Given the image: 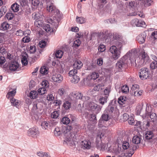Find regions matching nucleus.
<instances>
[{
  "label": "nucleus",
  "instance_id": "17",
  "mask_svg": "<svg viewBox=\"0 0 157 157\" xmlns=\"http://www.w3.org/2000/svg\"><path fill=\"white\" fill-rule=\"evenodd\" d=\"M42 107L39 102H35L33 103V109L36 112H39L41 110Z\"/></svg>",
  "mask_w": 157,
  "mask_h": 157
},
{
  "label": "nucleus",
  "instance_id": "11",
  "mask_svg": "<svg viewBox=\"0 0 157 157\" xmlns=\"http://www.w3.org/2000/svg\"><path fill=\"white\" fill-rule=\"evenodd\" d=\"M27 133L29 136L33 137H36L39 134L38 130L35 128H30L28 131Z\"/></svg>",
  "mask_w": 157,
  "mask_h": 157
},
{
  "label": "nucleus",
  "instance_id": "45",
  "mask_svg": "<svg viewBox=\"0 0 157 157\" xmlns=\"http://www.w3.org/2000/svg\"><path fill=\"white\" fill-rule=\"evenodd\" d=\"M31 3L32 6L37 7L39 3V0H29Z\"/></svg>",
  "mask_w": 157,
  "mask_h": 157
},
{
  "label": "nucleus",
  "instance_id": "58",
  "mask_svg": "<svg viewBox=\"0 0 157 157\" xmlns=\"http://www.w3.org/2000/svg\"><path fill=\"white\" fill-rule=\"evenodd\" d=\"M121 90L123 93H125L128 92L129 90L128 87L126 85L123 86L122 87Z\"/></svg>",
  "mask_w": 157,
  "mask_h": 157
},
{
  "label": "nucleus",
  "instance_id": "2",
  "mask_svg": "<svg viewBox=\"0 0 157 157\" xmlns=\"http://www.w3.org/2000/svg\"><path fill=\"white\" fill-rule=\"evenodd\" d=\"M137 55V51L136 49L134 48L129 51L124 56L128 60L131 65L133 66L134 65V63L137 65V63H138L136 59H135Z\"/></svg>",
  "mask_w": 157,
  "mask_h": 157
},
{
  "label": "nucleus",
  "instance_id": "13",
  "mask_svg": "<svg viewBox=\"0 0 157 157\" xmlns=\"http://www.w3.org/2000/svg\"><path fill=\"white\" fill-rule=\"evenodd\" d=\"M146 36V33L144 32L142 33L136 37V40L139 43L143 44L144 43L145 41Z\"/></svg>",
  "mask_w": 157,
  "mask_h": 157
},
{
  "label": "nucleus",
  "instance_id": "57",
  "mask_svg": "<svg viewBox=\"0 0 157 157\" xmlns=\"http://www.w3.org/2000/svg\"><path fill=\"white\" fill-rule=\"evenodd\" d=\"M59 113L57 111H55L52 113L51 117L53 118H57L59 116Z\"/></svg>",
  "mask_w": 157,
  "mask_h": 157
},
{
  "label": "nucleus",
  "instance_id": "30",
  "mask_svg": "<svg viewBox=\"0 0 157 157\" xmlns=\"http://www.w3.org/2000/svg\"><path fill=\"white\" fill-rule=\"evenodd\" d=\"M98 83H99L98 85L95 86L94 88V90L95 91H99L102 89V87L104 86V84L103 83L101 82L99 83L98 82Z\"/></svg>",
  "mask_w": 157,
  "mask_h": 157
},
{
  "label": "nucleus",
  "instance_id": "4",
  "mask_svg": "<svg viewBox=\"0 0 157 157\" xmlns=\"http://www.w3.org/2000/svg\"><path fill=\"white\" fill-rule=\"evenodd\" d=\"M108 151L114 153L116 155H118L121 154L117 157H126L125 153H121V147H119L118 146H115V145H113L110 146L108 149Z\"/></svg>",
  "mask_w": 157,
  "mask_h": 157
},
{
  "label": "nucleus",
  "instance_id": "48",
  "mask_svg": "<svg viewBox=\"0 0 157 157\" xmlns=\"http://www.w3.org/2000/svg\"><path fill=\"white\" fill-rule=\"evenodd\" d=\"M40 71L41 74H46L48 73V70L45 66H43L41 67Z\"/></svg>",
  "mask_w": 157,
  "mask_h": 157
},
{
  "label": "nucleus",
  "instance_id": "36",
  "mask_svg": "<svg viewBox=\"0 0 157 157\" xmlns=\"http://www.w3.org/2000/svg\"><path fill=\"white\" fill-rule=\"evenodd\" d=\"M150 105H147L146 109V116H149L150 113H152V109Z\"/></svg>",
  "mask_w": 157,
  "mask_h": 157
},
{
  "label": "nucleus",
  "instance_id": "15",
  "mask_svg": "<svg viewBox=\"0 0 157 157\" xmlns=\"http://www.w3.org/2000/svg\"><path fill=\"white\" fill-rule=\"evenodd\" d=\"M70 95L71 98H73L74 100L75 99L76 100H81L82 95L80 93L74 92L71 93Z\"/></svg>",
  "mask_w": 157,
  "mask_h": 157
},
{
  "label": "nucleus",
  "instance_id": "50",
  "mask_svg": "<svg viewBox=\"0 0 157 157\" xmlns=\"http://www.w3.org/2000/svg\"><path fill=\"white\" fill-rule=\"evenodd\" d=\"M142 90H138L134 91L132 94L135 96L139 97L142 95Z\"/></svg>",
  "mask_w": 157,
  "mask_h": 157
},
{
  "label": "nucleus",
  "instance_id": "53",
  "mask_svg": "<svg viewBox=\"0 0 157 157\" xmlns=\"http://www.w3.org/2000/svg\"><path fill=\"white\" fill-rule=\"evenodd\" d=\"M150 118L152 121L157 120V116L156 114L154 113H150Z\"/></svg>",
  "mask_w": 157,
  "mask_h": 157
},
{
  "label": "nucleus",
  "instance_id": "38",
  "mask_svg": "<svg viewBox=\"0 0 157 157\" xmlns=\"http://www.w3.org/2000/svg\"><path fill=\"white\" fill-rule=\"evenodd\" d=\"M111 90V87L110 86L106 87L104 91V94L105 96H107V97L108 98Z\"/></svg>",
  "mask_w": 157,
  "mask_h": 157
},
{
  "label": "nucleus",
  "instance_id": "27",
  "mask_svg": "<svg viewBox=\"0 0 157 157\" xmlns=\"http://www.w3.org/2000/svg\"><path fill=\"white\" fill-rule=\"evenodd\" d=\"M132 141L133 143L138 144L140 142V136L136 135L133 137Z\"/></svg>",
  "mask_w": 157,
  "mask_h": 157
},
{
  "label": "nucleus",
  "instance_id": "35",
  "mask_svg": "<svg viewBox=\"0 0 157 157\" xmlns=\"http://www.w3.org/2000/svg\"><path fill=\"white\" fill-rule=\"evenodd\" d=\"M9 26V24L7 22H5L2 24L1 29L2 30H5L8 29Z\"/></svg>",
  "mask_w": 157,
  "mask_h": 157
},
{
  "label": "nucleus",
  "instance_id": "34",
  "mask_svg": "<svg viewBox=\"0 0 157 157\" xmlns=\"http://www.w3.org/2000/svg\"><path fill=\"white\" fill-rule=\"evenodd\" d=\"M76 21L77 23L79 24H83L86 21L85 18L82 17H78L77 16L76 18Z\"/></svg>",
  "mask_w": 157,
  "mask_h": 157
},
{
  "label": "nucleus",
  "instance_id": "9",
  "mask_svg": "<svg viewBox=\"0 0 157 157\" xmlns=\"http://www.w3.org/2000/svg\"><path fill=\"white\" fill-rule=\"evenodd\" d=\"M131 23L133 26H141L144 27L146 26L145 23L144 21L139 20L137 18L132 19L131 21Z\"/></svg>",
  "mask_w": 157,
  "mask_h": 157
},
{
  "label": "nucleus",
  "instance_id": "37",
  "mask_svg": "<svg viewBox=\"0 0 157 157\" xmlns=\"http://www.w3.org/2000/svg\"><path fill=\"white\" fill-rule=\"evenodd\" d=\"M27 59V56H22L21 62L23 65L25 66L28 64V61Z\"/></svg>",
  "mask_w": 157,
  "mask_h": 157
},
{
  "label": "nucleus",
  "instance_id": "64",
  "mask_svg": "<svg viewBox=\"0 0 157 157\" xmlns=\"http://www.w3.org/2000/svg\"><path fill=\"white\" fill-rule=\"evenodd\" d=\"M46 42L44 40H42L39 42V46L41 48H43L45 47L46 45Z\"/></svg>",
  "mask_w": 157,
  "mask_h": 157
},
{
  "label": "nucleus",
  "instance_id": "63",
  "mask_svg": "<svg viewBox=\"0 0 157 157\" xmlns=\"http://www.w3.org/2000/svg\"><path fill=\"white\" fill-rule=\"evenodd\" d=\"M128 123L131 125H134L135 121L133 117L131 116L128 120Z\"/></svg>",
  "mask_w": 157,
  "mask_h": 157
},
{
  "label": "nucleus",
  "instance_id": "42",
  "mask_svg": "<svg viewBox=\"0 0 157 157\" xmlns=\"http://www.w3.org/2000/svg\"><path fill=\"white\" fill-rule=\"evenodd\" d=\"M12 10L14 12H17L19 10V5L17 3L13 4L11 6Z\"/></svg>",
  "mask_w": 157,
  "mask_h": 157
},
{
  "label": "nucleus",
  "instance_id": "14",
  "mask_svg": "<svg viewBox=\"0 0 157 157\" xmlns=\"http://www.w3.org/2000/svg\"><path fill=\"white\" fill-rule=\"evenodd\" d=\"M114 42H115L116 46L118 49L121 51L122 50L123 45L125 44L124 42L121 40H115Z\"/></svg>",
  "mask_w": 157,
  "mask_h": 157
},
{
  "label": "nucleus",
  "instance_id": "1",
  "mask_svg": "<svg viewBox=\"0 0 157 157\" xmlns=\"http://www.w3.org/2000/svg\"><path fill=\"white\" fill-rule=\"evenodd\" d=\"M47 11L49 12L53 13V17L52 18L48 19V22L52 25L53 27L57 29L59 24L61 17V15L59 11L56 9L52 3L48 4L47 5Z\"/></svg>",
  "mask_w": 157,
  "mask_h": 157
},
{
  "label": "nucleus",
  "instance_id": "6",
  "mask_svg": "<svg viewBox=\"0 0 157 157\" xmlns=\"http://www.w3.org/2000/svg\"><path fill=\"white\" fill-rule=\"evenodd\" d=\"M140 59H141V63L139 62L137 63L138 64V65H140L142 64H146L147 62H150L149 58L144 51H142L140 52Z\"/></svg>",
  "mask_w": 157,
  "mask_h": 157
},
{
  "label": "nucleus",
  "instance_id": "5",
  "mask_svg": "<svg viewBox=\"0 0 157 157\" xmlns=\"http://www.w3.org/2000/svg\"><path fill=\"white\" fill-rule=\"evenodd\" d=\"M109 51L112 54V58L116 60L120 57L121 51L118 49L115 46L113 45L110 47Z\"/></svg>",
  "mask_w": 157,
  "mask_h": 157
},
{
  "label": "nucleus",
  "instance_id": "22",
  "mask_svg": "<svg viewBox=\"0 0 157 157\" xmlns=\"http://www.w3.org/2000/svg\"><path fill=\"white\" fill-rule=\"evenodd\" d=\"M2 42L0 40V53L2 54H5L6 52V47L5 44L1 43Z\"/></svg>",
  "mask_w": 157,
  "mask_h": 157
},
{
  "label": "nucleus",
  "instance_id": "20",
  "mask_svg": "<svg viewBox=\"0 0 157 157\" xmlns=\"http://www.w3.org/2000/svg\"><path fill=\"white\" fill-rule=\"evenodd\" d=\"M99 77L98 73L97 72H94L91 73L90 75L88 76L87 78L88 79H93L95 80Z\"/></svg>",
  "mask_w": 157,
  "mask_h": 157
},
{
  "label": "nucleus",
  "instance_id": "31",
  "mask_svg": "<svg viewBox=\"0 0 157 157\" xmlns=\"http://www.w3.org/2000/svg\"><path fill=\"white\" fill-rule=\"evenodd\" d=\"M153 136V133L151 131H147V133L144 135L145 138L147 140H150L152 139Z\"/></svg>",
  "mask_w": 157,
  "mask_h": 157
},
{
  "label": "nucleus",
  "instance_id": "16",
  "mask_svg": "<svg viewBox=\"0 0 157 157\" xmlns=\"http://www.w3.org/2000/svg\"><path fill=\"white\" fill-rule=\"evenodd\" d=\"M152 59L154 61L151 63L150 65V67L152 69L157 68V57L154 55H151Z\"/></svg>",
  "mask_w": 157,
  "mask_h": 157
},
{
  "label": "nucleus",
  "instance_id": "55",
  "mask_svg": "<svg viewBox=\"0 0 157 157\" xmlns=\"http://www.w3.org/2000/svg\"><path fill=\"white\" fill-rule=\"evenodd\" d=\"M34 25L35 26L38 27H40L42 26L43 25V22L41 20H36L35 21Z\"/></svg>",
  "mask_w": 157,
  "mask_h": 157
},
{
  "label": "nucleus",
  "instance_id": "40",
  "mask_svg": "<svg viewBox=\"0 0 157 157\" xmlns=\"http://www.w3.org/2000/svg\"><path fill=\"white\" fill-rule=\"evenodd\" d=\"M100 119L103 121H107L109 119L110 117L108 114L103 113Z\"/></svg>",
  "mask_w": 157,
  "mask_h": 157
},
{
  "label": "nucleus",
  "instance_id": "21",
  "mask_svg": "<svg viewBox=\"0 0 157 157\" xmlns=\"http://www.w3.org/2000/svg\"><path fill=\"white\" fill-rule=\"evenodd\" d=\"M16 92V89H13L12 91L9 92L7 94L6 97L7 98L12 99V98L13 97L15 94Z\"/></svg>",
  "mask_w": 157,
  "mask_h": 157
},
{
  "label": "nucleus",
  "instance_id": "7",
  "mask_svg": "<svg viewBox=\"0 0 157 157\" xmlns=\"http://www.w3.org/2000/svg\"><path fill=\"white\" fill-rule=\"evenodd\" d=\"M149 71L147 68H143L140 70L139 77L142 80L147 79L149 76Z\"/></svg>",
  "mask_w": 157,
  "mask_h": 157
},
{
  "label": "nucleus",
  "instance_id": "56",
  "mask_svg": "<svg viewBox=\"0 0 157 157\" xmlns=\"http://www.w3.org/2000/svg\"><path fill=\"white\" fill-rule=\"evenodd\" d=\"M77 73V70L76 69H74L69 71V75L70 76L73 77L74 76L76 75H75Z\"/></svg>",
  "mask_w": 157,
  "mask_h": 157
},
{
  "label": "nucleus",
  "instance_id": "18",
  "mask_svg": "<svg viewBox=\"0 0 157 157\" xmlns=\"http://www.w3.org/2000/svg\"><path fill=\"white\" fill-rule=\"evenodd\" d=\"M82 145L84 149H90L91 147V144L89 141L84 140L82 142Z\"/></svg>",
  "mask_w": 157,
  "mask_h": 157
},
{
  "label": "nucleus",
  "instance_id": "39",
  "mask_svg": "<svg viewBox=\"0 0 157 157\" xmlns=\"http://www.w3.org/2000/svg\"><path fill=\"white\" fill-rule=\"evenodd\" d=\"M63 54V52L61 50H57L55 53V56L57 58H61Z\"/></svg>",
  "mask_w": 157,
  "mask_h": 157
},
{
  "label": "nucleus",
  "instance_id": "10",
  "mask_svg": "<svg viewBox=\"0 0 157 157\" xmlns=\"http://www.w3.org/2000/svg\"><path fill=\"white\" fill-rule=\"evenodd\" d=\"M66 138L63 142V144H72L73 142L75 141V134L74 133H72L71 132V134H69L65 136Z\"/></svg>",
  "mask_w": 157,
  "mask_h": 157
},
{
  "label": "nucleus",
  "instance_id": "43",
  "mask_svg": "<svg viewBox=\"0 0 157 157\" xmlns=\"http://www.w3.org/2000/svg\"><path fill=\"white\" fill-rule=\"evenodd\" d=\"M38 92L41 95L44 94L46 93V88L45 87H42L38 90Z\"/></svg>",
  "mask_w": 157,
  "mask_h": 157
},
{
  "label": "nucleus",
  "instance_id": "44",
  "mask_svg": "<svg viewBox=\"0 0 157 157\" xmlns=\"http://www.w3.org/2000/svg\"><path fill=\"white\" fill-rule=\"evenodd\" d=\"M63 107L66 109H68L71 107V102L68 101H65L63 104Z\"/></svg>",
  "mask_w": 157,
  "mask_h": 157
},
{
  "label": "nucleus",
  "instance_id": "60",
  "mask_svg": "<svg viewBox=\"0 0 157 157\" xmlns=\"http://www.w3.org/2000/svg\"><path fill=\"white\" fill-rule=\"evenodd\" d=\"M26 31L24 33L22 30L19 29L17 30L16 33L15 34L17 36H22L23 35H25Z\"/></svg>",
  "mask_w": 157,
  "mask_h": 157
},
{
  "label": "nucleus",
  "instance_id": "49",
  "mask_svg": "<svg viewBox=\"0 0 157 157\" xmlns=\"http://www.w3.org/2000/svg\"><path fill=\"white\" fill-rule=\"evenodd\" d=\"M107 96L104 97H101L99 99V102L102 105H104L105 102H106L107 99Z\"/></svg>",
  "mask_w": 157,
  "mask_h": 157
},
{
  "label": "nucleus",
  "instance_id": "24",
  "mask_svg": "<svg viewBox=\"0 0 157 157\" xmlns=\"http://www.w3.org/2000/svg\"><path fill=\"white\" fill-rule=\"evenodd\" d=\"M129 141V140L122 141V147L124 149L126 150L130 147V145Z\"/></svg>",
  "mask_w": 157,
  "mask_h": 157
},
{
  "label": "nucleus",
  "instance_id": "52",
  "mask_svg": "<svg viewBox=\"0 0 157 157\" xmlns=\"http://www.w3.org/2000/svg\"><path fill=\"white\" fill-rule=\"evenodd\" d=\"M62 122L63 124H67L70 123V119L68 117H65L63 118Z\"/></svg>",
  "mask_w": 157,
  "mask_h": 157
},
{
  "label": "nucleus",
  "instance_id": "33",
  "mask_svg": "<svg viewBox=\"0 0 157 157\" xmlns=\"http://www.w3.org/2000/svg\"><path fill=\"white\" fill-rule=\"evenodd\" d=\"M126 99V98L125 96H121L118 98V102L120 104L122 105L125 103Z\"/></svg>",
  "mask_w": 157,
  "mask_h": 157
},
{
  "label": "nucleus",
  "instance_id": "62",
  "mask_svg": "<svg viewBox=\"0 0 157 157\" xmlns=\"http://www.w3.org/2000/svg\"><path fill=\"white\" fill-rule=\"evenodd\" d=\"M6 17L7 20H11L13 17L14 15L11 13H7L6 15Z\"/></svg>",
  "mask_w": 157,
  "mask_h": 157
},
{
  "label": "nucleus",
  "instance_id": "54",
  "mask_svg": "<svg viewBox=\"0 0 157 157\" xmlns=\"http://www.w3.org/2000/svg\"><path fill=\"white\" fill-rule=\"evenodd\" d=\"M139 86L136 84H134L132 85L131 88V90H132V94H133L134 91L137 90H139Z\"/></svg>",
  "mask_w": 157,
  "mask_h": 157
},
{
  "label": "nucleus",
  "instance_id": "8",
  "mask_svg": "<svg viewBox=\"0 0 157 157\" xmlns=\"http://www.w3.org/2000/svg\"><path fill=\"white\" fill-rule=\"evenodd\" d=\"M19 64L16 61H12L9 65V68L10 71H17L21 69Z\"/></svg>",
  "mask_w": 157,
  "mask_h": 157
},
{
  "label": "nucleus",
  "instance_id": "61",
  "mask_svg": "<svg viewBox=\"0 0 157 157\" xmlns=\"http://www.w3.org/2000/svg\"><path fill=\"white\" fill-rule=\"evenodd\" d=\"M102 143L101 140L96 139V146L98 149H99Z\"/></svg>",
  "mask_w": 157,
  "mask_h": 157
},
{
  "label": "nucleus",
  "instance_id": "19",
  "mask_svg": "<svg viewBox=\"0 0 157 157\" xmlns=\"http://www.w3.org/2000/svg\"><path fill=\"white\" fill-rule=\"evenodd\" d=\"M10 102L12 105L15 106L17 108H19L21 104L20 101L16 99L13 98L10 100Z\"/></svg>",
  "mask_w": 157,
  "mask_h": 157
},
{
  "label": "nucleus",
  "instance_id": "59",
  "mask_svg": "<svg viewBox=\"0 0 157 157\" xmlns=\"http://www.w3.org/2000/svg\"><path fill=\"white\" fill-rule=\"evenodd\" d=\"M105 50V46L102 44H101L98 47V51L99 52H102Z\"/></svg>",
  "mask_w": 157,
  "mask_h": 157
},
{
  "label": "nucleus",
  "instance_id": "29",
  "mask_svg": "<svg viewBox=\"0 0 157 157\" xmlns=\"http://www.w3.org/2000/svg\"><path fill=\"white\" fill-rule=\"evenodd\" d=\"M138 147V146H136L135 148L134 147H132V149L131 150L130 152L125 153V156L126 157H131L134 152V150L135 149H136Z\"/></svg>",
  "mask_w": 157,
  "mask_h": 157
},
{
  "label": "nucleus",
  "instance_id": "23",
  "mask_svg": "<svg viewBox=\"0 0 157 157\" xmlns=\"http://www.w3.org/2000/svg\"><path fill=\"white\" fill-rule=\"evenodd\" d=\"M82 66V63L80 60H77L75 62L73 65L74 68L79 69Z\"/></svg>",
  "mask_w": 157,
  "mask_h": 157
},
{
  "label": "nucleus",
  "instance_id": "47",
  "mask_svg": "<svg viewBox=\"0 0 157 157\" xmlns=\"http://www.w3.org/2000/svg\"><path fill=\"white\" fill-rule=\"evenodd\" d=\"M58 93L60 96L64 95L66 94V91L63 88H60L58 89Z\"/></svg>",
  "mask_w": 157,
  "mask_h": 157
},
{
  "label": "nucleus",
  "instance_id": "12",
  "mask_svg": "<svg viewBox=\"0 0 157 157\" xmlns=\"http://www.w3.org/2000/svg\"><path fill=\"white\" fill-rule=\"evenodd\" d=\"M51 79L55 82L59 83L63 80V77L58 73H54L52 76Z\"/></svg>",
  "mask_w": 157,
  "mask_h": 157
},
{
  "label": "nucleus",
  "instance_id": "51",
  "mask_svg": "<svg viewBox=\"0 0 157 157\" xmlns=\"http://www.w3.org/2000/svg\"><path fill=\"white\" fill-rule=\"evenodd\" d=\"M79 80V78L77 75L74 76L71 79L72 82L74 83H77Z\"/></svg>",
  "mask_w": 157,
  "mask_h": 157
},
{
  "label": "nucleus",
  "instance_id": "46",
  "mask_svg": "<svg viewBox=\"0 0 157 157\" xmlns=\"http://www.w3.org/2000/svg\"><path fill=\"white\" fill-rule=\"evenodd\" d=\"M72 128V127L70 126H68L66 128V131H64V132L65 133V136H66L69 134L70 135L71 134V132H70Z\"/></svg>",
  "mask_w": 157,
  "mask_h": 157
},
{
  "label": "nucleus",
  "instance_id": "32",
  "mask_svg": "<svg viewBox=\"0 0 157 157\" xmlns=\"http://www.w3.org/2000/svg\"><path fill=\"white\" fill-rule=\"evenodd\" d=\"M55 135L56 136H59L61 134L62 132L61 130V129L59 127H56L54 131Z\"/></svg>",
  "mask_w": 157,
  "mask_h": 157
},
{
  "label": "nucleus",
  "instance_id": "26",
  "mask_svg": "<svg viewBox=\"0 0 157 157\" xmlns=\"http://www.w3.org/2000/svg\"><path fill=\"white\" fill-rule=\"evenodd\" d=\"M42 13L41 12H36L32 14L33 18L34 19L37 20L41 18L42 17Z\"/></svg>",
  "mask_w": 157,
  "mask_h": 157
},
{
  "label": "nucleus",
  "instance_id": "3",
  "mask_svg": "<svg viewBox=\"0 0 157 157\" xmlns=\"http://www.w3.org/2000/svg\"><path fill=\"white\" fill-rule=\"evenodd\" d=\"M130 63L127 59L124 56L116 64L117 68L119 71H120L124 68H125L128 65H130Z\"/></svg>",
  "mask_w": 157,
  "mask_h": 157
},
{
  "label": "nucleus",
  "instance_id": "28",
  "mask_svg": "<svg viewBox=\"0 0 157 157\" xmlns=\"http://www.w3.org/2000/svg\"><path fill=\"white\" fill-rule=\"evenodd\" d=\"M43 29L47 32H53V29L52 27H50V25L49 24H45L43 26Z\"/></svg>",
  "mask_w": 157,
  "mask_h": 157
},
{
  "label": "nucleus",
  "instance_id": "25",
  "mask_svg": "<svg viewBox=\"0 0 157 157\" xmlns=\"http://www.w3.org/2000/svg\"><path fill=\"white\" fill-rule=\"evenodd\" d=\"M41 125L43 129H48L50 126V124L48 122L43 121L42 122Z\"/></svg>",
  "mask_w": 157,
  "mask_h": 157
},
{
  "label": "nucleus",
  "instance_id": "41",
  "mask_svg": "<svg viewBox=\"0 0 157 157\" xmlns=\"http://www.w3.org/2000/svg\"><path fill=\"white\" fill-rule=\"evenodd\" d=\"M37 95V93L35 90L32 91L30 93L29 97L31 98L35 99L36 98Z\"/></svg>",
  "mask_w": 157,
  "mask_h": 157
}]
</instances>
